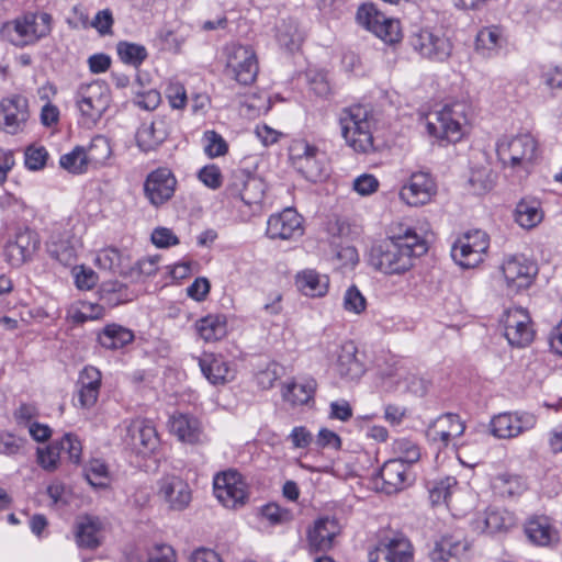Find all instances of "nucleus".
<instances>
[{"label": "nucleus", "instance_id": "f257e3e1", "mask_svg": "<svg viewBox=\"0 0 562 562\" xmlns=\"http://www.w3.org/2000/svg\"><path fill=\"white\" fill-rule=\"evenodd\" d=\"M427 251L426 241L411 227L392 232L382 243L374 245L369 255L372 267L385 274H400L413 267L414 258Z\"/></svg>", "mask_w": 562, "mask_h": 562}, {"label": "nucleus", "instance_id": "f03ea898", "mask_svg": "<svg viewBox=\"0 0 562 562\" xmlns=\"http://www.w3.org/2000/svg\"><path fill=\"white\" fill-rule=\"evenodd\" d=\"M75 103L80 124L88 128L95 126L111 104L109 85L103 80L79 85L75 92Z\"/></svg>", "mask_w": 562, "mask_h": 562}, {"label": "nucleus", "instance_id": "7ed1b4c3", "mask_svg": "<svg viewBox=\"0 0 562 562\" xmlns=\"http://www.w3.org/2000/svg\"><path fill=\"white\" fill-rule=\"evenodd\" d=\"M497 156L504 166L529 172L538 156V143L530 134L503 138L497 143Z\"/></svg>", "mask_w": 562, "mask_h": 562}, {"label": "nucleus", "instance_id": "20e7f679", "mask_svg": "<svg viewBox=\"0 0 562 562\" xmlns=\"http://www.w3.org/2000/svg\"><path fill=\"white\" fill-rule=\"evenodd\" d=\"M468 123V105L463 102H454L445 105L440 111L427 116V131L431 136L457 142L463 134V127Z\"/></svg>", "mask_w": 562, "mask_h": 562}, {"label": "nucleus", "instance_id": "39448f33", "mask_svg": "<svg viewBox=\"0 0 562 562\" xmlns=\"http://www.w3.org/2000/svg\"><path fill=\"white\" fill-rule=\"evenodd\" d=\"M289 159L304 178L316 182L327 175L324 154L305 139H293L289 146Z\"/></svg>", "mask_w": 562, "mask_h": 562}, {"label": "nucleus", "instance_id": "423d86ee", "mask_svg": "<svg viewBox=\"0 0 562 562\" xmlns=\"http://www.w3.org/2000/svg\"><path fill=\"white\" fill-rule=\"evenodd\" d=\"M227 76L240 85H251L258 75L259 65L251 46L232 43L224 49Z\"/></svg>", "mask_w": 562, "mask_h": 562}, {"label": "nucleus", "instance_id": "0eeeda50", "mask_svg": "<svg viewBox=\"0 0 562 562\" xmlns=\"http://www.w3.org/2000/svg\"><path fill=\"white\" fill-rule=\"evenodd\" d=\"M226 193L235 206L241 203L249 209L257 207L263 199V183L247 170L235 169L227 181Z\"/></svg>", "mask_w": 562, "mask_h": 562}, {"label": "nucleus", "instance_id": "6e6552de", "mask_svg": "<svg viewBox=\"0 0 562 562\" xmlns=\"http://www.w3.org/2000/svg\"><path fill=\"white\" fill-rule=\"evenodd\" d=\"M488 247L490 237L485 232L469 231L454 241L451 257L462 268H474L484 260Z\"/></svg>", "mask_w": 562, "mask_h": 562}, {"label": "nucleus", "instance_id": "1a4fd4ad", "mask_svg": "<svg viewBox=\"0 0 562 562\" xmlns=\"http://www.w3.org/2000/svg\"><path fill=\"white\" fill-rule=\"evenodd\" d=\"M437 191V182L429 172L415 171L401 184L398 199L409 207H422L434 200Z\"/></svg>", "mask_w": 562, "mask_h": 562}, {"label": "nucleus", "instance_id": "9d476101", "mask_svg": "<svg viewBox=\"0 0 562 562\" xmlns=\"http://www.w3.org/2000/svg\"><path fill=\"white\" fill-rule=\"evenodd\" d=\"M508 293L516 294L528 289L538 273L537 265L522 255L504 259L501 266Z\"/></svg>", "mask_w": 562, "mask_h": 562}, {"label": "nucleus", "instance_id": "9b49d317", "mask_svg": "<svg viewBox=\"0 0 562 562\" xmlns=\"http://www.w3.org/2000/svg\"><path fill=\"white\" fill-rule=\"evenodd\" d=\"M177 178L167 167L150 171L144 181L143 192L149 204L156 209L169 202L177 189Z\"/></svg>", "mask_w": 562, "mask_h": 562}, {"label": "nucleus", "instance_id": "f8f14e48", "mask_svg": "<svg viewBox=\"0 0 562 562\" xmlns=\"http://www.w3.org/2000/svg\"><path fill=\"white\" fill-rule=\"evenodd\" d=\"M408 467L400 460L386 461L380 470L379 476L375 477H360L357 484L368 486L369 488L381 491L385 494L397 493L406 486Z\"/></svg>", "mask_w": 562, "mask_h": 562}, {"label": "nucleus", "instance_id": "ddd939ff", "mask_svg": "<svg viewBox=\"0 0 562 562\" xmlns=\"http://www.w3.org/2000/svg\"><path fill=\"white\" fill-rule=\"evenodd\" d=\"M213 487L215 497L227 508L243 506L247 499V485L241 474L235 470L216 474Z\"/></svg>", "mask_w": 562, "mask_h": 562}, {"label": "nucleus", "instance_id": "4468645a", "mask_svg": "<svg viewBox=\"0 0 562 562\" xmlns=\"http://www.w3.org/2000/svg\"><path fill=\"white\" fill-rule=\"evenodd\" d=\"M30 121L29 101L25 97L13 94L0 102V127L10 135L23 133Z\"/></svg>", "mask_w": 562, "mask_h": 562}, {"label": "nucleus", "instance_id": "2eb2a0df", "mask_svg": "<svg viewBox=\"0 0 562 562\" xmlns=\"http://www.w3.org/2000/svg\"><path fill=\"white\" fill-rule=\"evenodd\" d=\"M123 442L132 452L146 456L158 446L157 431L149 420L132 419L125 427Z\"/></svg>", "mask_w": 562, "mask_h": 562}, {"label": "nucleus", "instance_id": "dca6fc26", "mask_svg": "<svg viewBox=\"0 0 562 562\" xmlns=\"http://www.w3.org/2000/svg\"><path fill=\"white\" fill-rule=\"evenodd\" d=\"M340 533L338 520L334 517L322 516L306 530V549L311 554L326 553Z\"/></svg>", "mask_w": 562, "mask_h": 562}, {"label": "nucleus", "instance_id": "f3484780", "mask_svg": "<svg viewBox=\"0 0 562 562\" xmlns=\"http://www.w3.org/2000/svg\"><path fill=\"white\" fill-rule=\"evenodd\" d=\"M368 558L369 562H412L413 547L402 535L384 537L369 552Z\"/></svg>", "mask_w": 562, "mask_h": 562}, {"label": "nucleus", "instance_id": "a211bd4d", "mask_svg": "<svg viewBox=\"0 0 562 562\" xmlns=\"http://www.w3.org/2000/svg\"><path fill=\"white\" fill-rule=\"evenodd\" d=\"M376 120L367 105L353 106V151L370 154L375 150L373 131Z\"/></svg>", "mask_w": 562, "mask_h": 562}, {"label": "nucleus", "instance_id": "6ab92c4d", "mask_svg": "<svg viewBox=\"0 0 562 562\" xmlns=\"http://www.w3.org/2000/svg\"><path fill=\"white\" fill-rule=\"evenodd\" d=\"M536 424V416L527 412L502 413L491 420V431L497 438L510 439L532 429Z\"/></svg>", "mask_w": 562, "mask_h": 562}, {"label": "nucleus", "instance_id": "aec40b11", "mask_svg": "<svg viewBox=\"0 0 562 562\" xmlns=\"http://www.w3.org/2000/svg\"><path fill=\"white\" fill-rule=\"evenodd\" d=\"M505 337L512 346L526 347L533 339L530 317L521 307L509 308L504 318Z\"/></svg>", "mask_w": 562, "mask_h": 562}, {"label": "nucleus", "instance_id": "412c9836", "mask_svg": "<svg viewBox=\"0 0 562 562\" xmlns=\"http://www.w3.org/2000/svg\"><path fill=\"white\" fill-rule=\"evenodd\" d=\"M357 22L374 35H398L400 21L386 18L373 3H364L358 8Z\"/></svg>", "mask_w": 562, "mask_h": 562}, {"label": "nucleus", "instance_id": "4be33fe9", "mask_svg": "<svg viewBox=\"0 0 562 562\" xmlns=\"http://www.w3.org/2000/svg\"><path fill=\"white\" fill-rule=\"evenodd\" d=\"M157 495L169 509L178 512L186 509L192 498L189 484L175 475L165 476L158 482Z\"/></svg>", "mask_w": 562, "mask_h": 562}, {"label": "nucleus", "instance_id": "5701e85b", "mask_svg": "<svg viewBox=\"0 0 562 562\" xmlns=\"http://www.w3.org/2000/svg\"><path fill=\"white\" fill-rule=\"evenodd\" d=\"M302 233V217L291 207L268 218L266 234L271 239H291L301 236Z\"/></svg>", "mask_w": 562, "mask_h": 562}, {"label": "nucleus", "instance_id": "b1692460", "mask_svg": "<svg viewBox=\"0 0 562 562\" xmlns=\"http://www.w3.org/2000/svg\"><path fill=\"white\" fill-rule=\"evenodd\" d=\"M40 245V239L33 231L24 229L16 233L13 240L4 247V259L14 268L21 267L30 260Z\"/></svg>", "mask_w": 562, "mask_h": 562}, {"label": "nucleus", "instance_id": "393cba45", "mask_svg": "<svg viewBox=\"0 0 562 562\" xmlns=\"http://www.w3.org/2000/svg\"><path fill=\"white\" fill-rule=\"evenodd\" d=\"M102 385V373L93 366H86L77 381V396L79 406L91 408L95 405Z\"/></svg>", "mask_w": 562, "mask_h": 562}, {"label": "nucleus", "instance_id": "a878e982", "mask_svg": "<svg viewBox=\"0 0 562 562\" xmlns=\"http://www.w3.org/2000/svg\"><path fill=\"white\" fill-rule=\"evenodd\" d=\"M81 241L69 232L63 235H54L47 244V251L50 258L64 267H72L77 261L78 250Z\"/></svg>", "mask_w": 562, "mask_h": 562}, {"label": "nucleus", "instance_id": "bb28decb", "mask_svg": "<svg viewBox=\"0 0 562 562\" xmlns=\"http://www.w3.org/2000/svg\"><path fill=\"white\" fill-rule=\"evenodd\" d=\"M464 431V425L456 414L439 416L427 429L430 441L447 447L451 439L459 437Z\"/></svg>", "mask_w": 562, "mask_h": 562}, {"label": "nucleus", "instance_id": "cd10ccee", "mask_svg": "<svg viewBox=\"0 0 562 562\" xmlns=\"http://www.w3.org/2000/svg\"><path fill=\"white\" fill-rule=\"evenodd\" d=\"M474 529L486 533L507 531L516 525L513 513L504 508L491 507L473 522Z\"/></svg>", "mask_w": 562, "mask_h": 562}, {"label": "nucleus", "instance_id": "c85d7f7f", "mask_svg": "<svg viewBox=\"0 0 562 562\" xmlns=\"http://www.w3.org/2000/svg\"><path fill=\"white\" fill-rule=\"evenodd\" d=\"M52 16L46 12L26 13L11 23H5L3 31L14 30L18 35H47L52 29Z\"/></svg>", "mask_w": 562, "mask_h": 562}, {"label": "nucleus", "instance_id": "c756f323", "mask_svg": "<svg viewBox=\"0 0 562 562\" xmlns=\"http://www.w3.org/2000/svg\"><path fill=\"white\" fill-rule=\"evenodd\" d=\"M199 367L207 381L214 385L228 382L233 375L224 357L215 353H203L199 358Z\"/></svg>", "mask_w": 562, "mask_h": 562}, {"label": "nucleus", "instance_id": "7c9ffc66", "mask_svg": "<svg viewBox=\"0 0 562 562\" xmlns=\"http://www.w3.org/2000/svg\"><path fill=\"white\" fill-rule=\"evenodd\" d=\"M469 549V543L459 535L443 536L430 553L434 562H450L459 560Z\"/></svg>", "mask_w": 562, "mask_h": 562}, {"label": "nucleus", "instance_id": "2f4dec72", "mask_svg": "<svg viewBox=\"0 0 562 562\" xmlns=\"http://www.w3.org/2000/svg\"><path fill=\"white\" fill-rule=\"evenodd\" d=\"M170 431L182 442L190 445L201 440L202 429L200 422L187 414H175L169 420Z\"/></svg>", "mask_w": 562, "mask_h": 562}, {"label": "nucleus", "instance_id": "473e14b6", "mask_svg": "<svg viewBox=\"0 0 562 562\" xmlns=\"http://www.w3.org/2000/svg\"><path fill=\"white\" fill-rule=\"evenodd\" d=\"M413 40L414 49L429 59L443 60L449 57L452 49L449 37H413Z\"/></svg>", "mask_w": 562, "mask_h": 562}, {"label": "nucleus", "instance_id": "72a5a7b5", "mask_svg": "<svg viewBox=\"0 0 562 562\" xmlns=\"http://www.w3.org/2000/svg\"><path fill=\"white\" fill-rule=\"evenodd\" d=\"M167 134L164 120H154L139 126L136 133V142L143 151H150L166 139Z\"/></svg>", "mask_w": 562, "mask_h": 562}, {"label": "nucleus", "instance_id": "f704fd0d", "mask_svg": "<svg viewBox=\"0 0 562 562\" xmlns=\"http://www.w3.org/2000/svg\"><path fill=\"white\" fill-rule=\"evenodd\" d=\"M295 284L304 295L321 297L327 293L328 278L313 269H305L296 274Z\"/></svg>", "mask_w": 562, "mask_h": 562}, {"label": "nucleus", "instance_id": "c9c22d12", "mask_svg": "<svg viewBox=\"0 0 562 562\" xmlns=\"http://www.w3.org/2000/svg\"><path fill=\"white\" fill-rule=\"evenodd\" d=\"M317 383L313 378H303L288 383L283 391V400L291 405H304L313 400Z\"/></svg>", "mask_w": 562, "mask_h": 562}, {"label": "nucleus", "instance_id": "e433bc0d", "mask_svg": "<svg viewBox=\"0 0 562 562\" xmlns=\"http://www.w3.org/2000/svg\"><path fill=\"white\" fill-rule=\"evenodd\" d=\"M525 532L529 540L537 546H549L559 539L558 531L551 526L547 517L529 519Z\"/></svg>", "mask_w": 562, "mask_h": 562}, {"label": "nucleus", "instance_id": "4c0bfd02", "mask_svg": "<svg viewBox=\"0 0 562 562\" xmlns=\"http://www.w3.org/2000/svg\"><path fill=\"white\" fill-rule=\"evenodd\" d=\"M133 340V331L119 324H109L98 334L99 344L109 350L123 348Z\"/></svg>", "mask_w": 562, "mask_h": 562}, {"label": "nucleus", "instance_id": "58836bf2", "mask_svg": "<svg viewBox=\"0 0 562 562\" xmlns=\"http://www.w3.org/2000/svg\"><path fill=\"white\" fill-rule=\"evenodd\" d=\"M195 329L205 341H216L227 334V322L224 315L210 314L195 323Z\"/></svg>", "mask_w": 562, "mask_h": 562}, {"label": "nucleus", "instance_id": "ea45409f", "mask_svg": "<svg viewBox=\"0 0 562 562\" xmlns=\"http://www.w3.org/2000/svg\"><path fill=\"white\" fill-rule=\"evenodd\" d=\"M94 262L100 269L126 274L128 257L117 248L106 247L98 251Z\"/></svg>", "mask_w": 562, "mask_h": 562}, {"label": "nucleus", "instance_id": "a19ab883", "mask_svg": "<svg viewBox=\"0 0 562 562\" xmlns=\"http://www.w3.org/2000/svg\"><path fill=\"white\" fill-rule=\"evenodd\" d=\"M101 521L98 517L86 516L77 524V543L79 547L95 548L100 543Z\"/></svg>", "mask_w": 562, "mask_h": 562}, {"label": "nucleus", "instance_id": "79ce46f5", "mask_svg": "<svg viewBox=\"0 0 562 562\" xmlns=\"http://www.w3.org/2000/svg\"><path fill=\"white\" fill-rule=\"evenodd\" d=\"M516 222L524 228L537 226L543 218L540 202L537 200H521L515 211Z\"/></svg>", "mask_w": 562, "mask_h": 562}, {"label": "nucleus", "instance_id": "37998d69", "mask_svg": "<svg viewBox=\"0 0 562 562\" xmlns=\"http://www.w3.org/2000/svg\"><path fill=\"white\" fill-rule=\"evenodd\" d=\"M492 487L502 497H516L526 491L527 485L519 475L502 473L493 479Z\"/></svg>", "mask_w": 562, "mask_h": 562}, {"label": "nucleus", "instance_id": "c03bdc74", "mask_svg": "<svg viewBox=\"0 0 562 562\" xmlns=\"http://www.w3.org/2000/svg\"><path fill=\"white\" fill-rule=\"evenodd\" d=\"M417 379L411 375L406 370L400 368L385 373L381 378L382 387L386 391H414V385L417 383Z\"/></svg>", "mask_w": 562, "mask_h": 562}, {"label": "nucleus", "instance_id": "a18cd8bd", "mask_svg": "<svg viewBox=\"0 0 562 562\" xmlns=\"http://www.w3.org/2000/svg\"><path fill=\"white\" fill-rule=\"evenodd\" d=\"M112 155V148L105 136H94L86 148V156L89 166H103Z\"/></svg>", "mask_w": 562, "mask_h": 562}, {"label": "nucleus", "instance_id": "49530a36", "mask_svg": "<svg viewBox=\"0 0 562 562\" xmlns=\"http://www.w3.org/2000/svg\"><path fill=\"white\" fill-rule=\"evenodd\" d=\"M116 50L123 64L135 68H138L148 56L147 50L143 45L127 41L119 42Z\"/></svg>", "mask_w": 562, "mask_h": 562}, {"label": "nucleus", "instance_id": "de8ad7c7", "mask_svg": "<svg viewBox=\"0 0 562 562\" xmlns=\"http://www.w3.org/2000/svg\"><path fill=\"white\" fill-rule=\"evenodd\" d=\"M85 477L91 486L98 488L108 487L111 479L106 463L100 459H92L87 463Z\"/></svg>", "mask_w": 562, "mask_h": 562}, {"label": "nucleus", "instance_id": "09e8293b", "mask_svg": "<svg viewBox=\"0 0 562 562\" xmlns=\"http://www.w3.org/2000/svg\"><path fill=\"white\" fill-rule=\"evenodd\" d=\"M59 165L63 169L70 173H85L89 167L86 156V148L82 146H76L70 153H67L60 157Z\"/></svg>", "mask_w": 562, "mask_h": 562}, {"label": "nucleus", "instance_id": "8fccbe9b", "mask_svg": "<svg viewBox=\"0 0 562 562\" xmlns=\"http://www.w3.org/2000/svg\"><path fill=\"white\" fill-rule=\"evenodd\" d=\"M457 480L453 476H447L439 481H435L429 486V499L432 505H449L453 491L457 487Z\"/></svg>", "mask_w": 562, "mask_h": 562}, {"label": "nucleus", "instance_id": "3c124183", "mask_svg": "<svg viewBox=\"0 0 562 562\" xmlns=\"http://www.w3.org/2000/svg\"><path fill=\"white\" fill-rule=\"evenodd\" d=\"M393 451L396 458L393 460H400L408 467V464L415 463L420 458V449L416 442L407 438L396 439L393 443Z\"/></svg>", "mask_w": 562, "mask_h": 562}, {"label": "nucleus", "instance_id": "603ef678", "mask_svg": "<svg viewBox=\"0 0 562 562\" xmlns=\"http://www.w3.org/2000/svg\"><path fill=\"white\" fill-rule=\"evenodd\" d=\"M260 513L271 525H282L293 519L292 510L281 507L277 503L266 504L261 507Z\"/></svg>", "mask_w": 562, "mask_h": 562}, {"label": "nucleus", "instance_id": "864d4df0", "mask_svg": "<svg viewBox=\"0 0 562 562\" xmlns=\"http://www.w3.org/2000/svg\"><path fill=\"white\" fill-rule=\"evenodd\" d=\"M203 139L205 142L204 151L211 158L224 156L228 150L226 140L215 131L204 132Z\"/></svg>", "mask_w": 562, "mask_h": 562}, {"label": "nucleus", "instance_id": "5fc2aeb1", "mask_svg": "<svg viewBox=\"0 0 562 562\" xmlns=\"http://www.w3.org/2000/svg\"><path fill=\"white\" fill-rule=\"evenodd\" d=\"M48 159V151L44 146L31 145L24 151V164L29 170H41Z\"/></svg>", "mask_w": 562, "mask_h": 562}, {"label": "nucleus", "instance_id": "6e6d98bb", "mask_svg": "<svg viewBox=\"0 0 562 562\" xmlns=\"http://www.w3.org/2000/svg\"><path fill=\"white\" fill-rule=\"evenodd\" d=\"M60 456L61 453L57 442L37 449V462L47 471H53L57 468Z\"/></svg>", "mask_w": 562, "mask_h": 562}, {"label": "nucleus", "instance_id": "4d7b16f0", "mask_svg": "<svg viewBox=\"0 0 562 562\" xmlns=\"http://www.w3.org/2000/svg\"><path fill=\"white\" fill-rule=\"evenodd\" d=\"M61 454H66L69 461L78 463L81 457V442L72 434H66L59 441H56Z\"/></svg>", "mask_w": 562, "mask_h": 562}, {"label": "nucleus", "instance_id": "13d9d810", "mask_svg": "<svg viewBox=\"0 0 562 562\" xmlns=\"http://www.w3.org/2000/svg\"><path fill=\"white\" fill-rule=\"evenodd\" d=\"M166 97L169 104L175 110H182L188 102L187 90L184 86L178 81H171L166 88Z\"/></svg>", "mask_w": 562, "mask_h": 562}, {"label": "nucleus", "instance_id": "bf43d9fd", "mask_svg": "<svg viewBox=\"0 0 562 562\" xmlns=\"http://www.w3.org/2000/svg\"><path fill=\"white\" fill-rule=\"evenodd\" d=\"M502 37H474L472 45L482 57H492L502 48Z\"/></svg>", "mask_w": 562, "mask_h": 562}, {"label": "nucleus", "instance_id": "052dcab7", "mask_svg": "<svg viewBox=\"0 0 562 562\" xmlns=\"http://www.w3.org/2000/svg\"><path fill=\"white\" fill-rule=\"evenodd\" d=\"M540 77L549 89H562V67L554 65L540 66Z\"/></svg>", "mask_w": 562, "mask_h": 562}, {"label": "nucleus", "instance_id": "680f3d73", "mask_svg": "<svg viewBox=\"0 0 562 562\" xmlns=\"http://www.w3.org/2000/svg\"><path fill=\"white\" fill-rule=\"evenodd\" d=\"M469 182L475 192L482 193L492 189L494 180L491 171L487 168H482L472 171Z\"/></svg>", "mask_w": 562, "mask_h": 562}, {"label": "nucleus", "instance_id": "e2e57ef3", "mask_svg": "<svg viewBox=\"0 0 562 562\" xmlns=\"http://www.w3.org/2000/svg\"><path fill=\"white\" fill-rule=\"evenodd\" d=\"M379 180L370 173H363L353 179V191L360 195H371L379 189Z\"/></svg>", "mask_w": 562, "mask_h": 562}, {"label": "nucleus", "instance_id": "0e129e2a", "mask_svg": "<svg viewBox=\"0 0 562 562\" xmlns=\"http://www.w3.org/2000/svg\"><path fill=\"white\" fill-rule=\"evenodd\" d=\"M151 241L158 248H168L179 244V238L170 228L157 227L151 233Z\"/></svg>", "mask_w": 562, "mask_h": 562}, {"label": "nucleus", "instance_id": "69168bd1", "mask_svg": "<svg viewBox=\"0 0 562 562\" xmlns=\"http://www.w3.org/2000/svg\"><path fill=\"white\" fill-rule=\"evenodd\" d=\"M75 282L80 290H90L97 283V274L91 269H86L83 266H72Z\"/></svg>", "mask_w": 562, "mask_h": 562}, {"label": "nucleus", "instance_id": "338daca9", "mask_svg": "<svg viewBox=\"0 0 562 562\" xmlns=\"http://www.w3.org/2000/svg\"><path fill=\"white\" fill-rule=\"evenodd\" d=\"M199 179L211 189H217L222 184V173L216 165L203 167L199 172Z\"/></svg>", "mask_w": 562, "mask_h": 562}, {"label": "nucleus", "instance_id": "774afa93", "mask_svg": "<svg viewBox=\"0 0 562 562\" xmlns=\"http://www.w3.org/2000/svg\"><path fill=\"white\" fill-rule=\"evenodd\" d=\"M148 562H176V552L168 544H156L148 552Z\"/></svg>", "mask_w": 562, "mask_h": 562}]
</instances>
